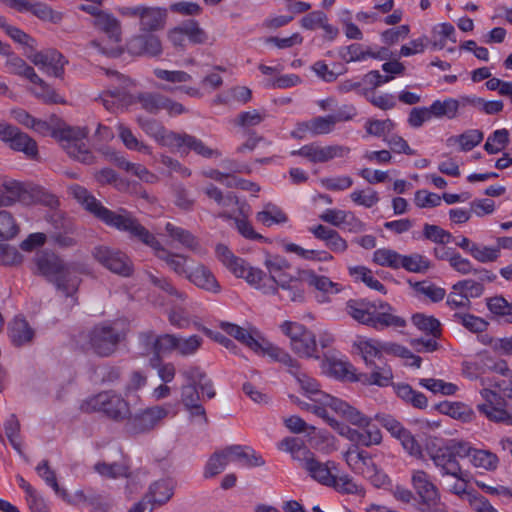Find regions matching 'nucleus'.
<instances>
[{"instance_id": "nucleus-1", "label": "nucleus", "mask_w": 512, "mask_h": 512, "mask_svg": "<svg viewBox=\"0 0 512 512\" xmlns=\"http://www.w3.org/2000/svg\"><path fill=\"white\" fill-rule=\"evenodd\" d=\"M68 191L85 210L93 214L97 219L110 227L128 232L132 237L138 238L141 242L151 247L155 255L164 261L174 273L187 277L189 271L186 268V264L189 258L165 249L156 237L142 226L130 212L124 209H120L118 212L109 210L91 195L85 187L78 184L71 185Z\"/></svg>"}, {"instance_id": "nucleus-2", "label": "nucleus", "mask_w": 512, "mask_h": 512, "mask_svg": "<svg viewBox=\"0 0 512 512\" xmlns=\"http://www.w3.org/2000/svg\"><path fill=\"white\" fill-rule=\"evenodd\" d=\"M36 273L55 285L58 291L69 297L76 293L81 282L80 275L88 273L84 263H65L50 251H41L34 257Z\"/></svg>"}, {"instance_id": "nucleus-3", "label": "nucleus", "mask_w": 512, "mask_h": 512, "mask_svg": "<svg viewBox=\"0 0 512 512\" xmlns=\"http://www.w3.org/2000/svg\"><path fill=\"white\" fill-rule=\"evenodd\" d=\"M324 397L325 403H327L333 411L352 425L358 427L354 429L343 424L339 426V434L351 441V445H357L361 448V446L370 447L381 443V431L376 425L372 424L371 418L341 399L333 396Z\"/></svg>"}, {"instance_id": "nucleus-4", "label": "nucleus", "mask_w": 512, "mask_h": 512, "mask_svg": "<svg viewBox=\"0 0 512 512\" xmlns=\"http://www.w3.org/2000/svg\"><path fill=\"white\" fill-rule=\"evenodd\" d=\"M2 187L0 207L12 206L16 202L24 205L39 203L52 209L59 205L58 198L39 185L5 178Z\"/></svg>"}, {"instance_id": "nucleus-5", "label": "nucleus", "mask_w": 512, "mask_h": 512, "mask_svg": "<svg viewBox=\"0 0 512 512\" xmlns=\"http://www.w3.org/2000/svg\"><path fill=\"white\" fill-rule=\"evenodd\" d=\"M130 407L128 399L114 390L102 391L92 395L80 404L82 412H101L108 419L117 423H123L129 417Z\"/></svg>"}, {"instance_id": "nucleus-6", "label": "nucleus", "mask_w": 512, "mask_h": 512, "mask_svg": "<svg viewBox=\"0 0 512 512\" xmlns=\"http://www.w3.org/2000/svg\"><path fill=\"white\" fill-rule=\"evenodd\" d=\"M88 134L87 127H73L60 121L57 129L53 131V137L61 142L67 154L85 164H90L93 160L90 150L82 142Z\"/></svg>"}, {"instance_id": "nucleus-7", "label": "nucleus", "mask_w": 512, "mask_h": 512, "mask_svg": "<svg viewBox=\"0 0 512 512\" xmlns=\"http://www.w3.org/2000/svg\"><path fill=\"white\" fill-rule=\"evenodd\" d=\"M87 340V349L100 357H110L124 339V334L115 327L107 324L94 326L84 334Z\"/></svg>"}, {"instance_id": "nucleus-8", "label": "nucleus", "mask_w": 512, "mask_h": 512, "mask_svg": "<svg viewBox=\"0 0 512 512\" xmlns=\"http://www.w3.org/2000/svg\"><path fill=\"white\" fill-rule=\"evenodd\" d=\"M282 332L290 339L292 351L302 358H316L318 354L315 334L297 322L285 321L281 325Z\"/></svg>"}, {"instance_id": "nucleus-9", "label": "nucleus", "mask_w": 512, "mask_h": 512, "mask_svg": "<svg viewBox=\"0 0 512 512\" xmlns=\"http://www.w3.org/2000/svg\"><path fill=\"white\" fill-rule=\"evenodd\" d=\"M92 256L104 268L121 277H130L134 272L130 257L117 248L98 245L93 248Z\"/></svg>"}, {"instance_id": "nucleus-10", "label": "nucleus", "mask_w": 512, "mask_h": 512, "mask_svg": "<svg viewBox=\"0 0 512 512\" xmlns=\"http://www.w3.org/2000/svg\"><path fill=\"white\" fill-rule=\"evenodd\" d=\"M412 484L421 502L418 510L420 512H446L447 507L440 501L437 487L430 481L426 472L418 470L413 473Z\"/></svg>"}, {"instance_id": "nucleus-11", "label": "nucleus", "mask_w": 512, "mask_h": 512, "mask_svg": "<svg viewBox=\"0 0 512 512\" xmlns=\"http://www.w3.org/2000/svg\"><path fill=\"white\" fill-rule=\"evenodd\" d=\"M168 411L161 406L140 409L135 413L129 409V417L125 419L124 429L130 435H138L151 431L167 416Z\"/></svg>"}, {"instance_id": "nucleus-12", "label": "nucleus", "mask_w": 512, "mask_h": 512, "mask_svg": "<svg viewBox=\"0 0 512 512\" xmlns=\"http://www.w3.org/2000/svg\"><path fill=\"white\" fill-rule=\"evenodd\" d=\"M216 255L236 277L244 278L249 284H256L265 278V273L261 269L249 266L244 259L236 257L223 244L216 246Z\"/></svg>"}, {"instance_id": "nucleus-13", "label": "nucleus", "mask_w": 512, "mask_h": 512, "mask_svg": "<svg viewBox=\"0 0 512 512\" xmlns=\"http://www.w3.org/2000/svg\"><path fill=\"white\" fill-rule=\"evenodd\" d=\"M178 336L174 334L156 335L154 331L147 330L139 333L138 341L147 354H153L150 360L151 367H155L154 361H161V354L171 353L177 350Z\"/></svg>"}, {"instance_id": "nucleus-14", "label": "nucleus", "mask_w": 512, "mask_h": 512, "mask_svg": "<svg viewBox=\"0 0 512 512\" xmlns=\"http://www.w3.org/2000/svg\"><path fill=\"white\" fill-rule=\"evenodd\" d=\"M0 140L8 144L11 149L22 152L31 159H36L38 156L36 141L15 126L0 123Z\"/></svg>"}, {"instance_id": "nucleus-15", "label": "nucleus", "mask_w": 512, "mask_h": 512, "mask_svg": "<svg viewBox=\"0 0 512 512\" xmlns=\"http://www.w3.org/2000/svg\"><path fill=\"white\" fill-rule=\"evenodd\" d=\"M264 265L269 272V276L265 275L262 281L252 285L264 294L276 295L278 293L276 284L280 282V279H286L290 276L284 273V270L289 268V264L285 258L279 255H269L266 257Z\"/></svg>"}, {"instance_id": "nucleus-16", "label": "nucleus", "mask_w": 512, "mask_h": 512, "mask_svg": "<svg viewBox=\"0 0 512 512\" xmlns=\"http://www.w3.org/2000/svg\"><path fill=\"white\" fill-rule=\"evenodd\" d=\"M126 50L133 56L158 57L163 52L160 38L152 32H143L130 37Z\"/></svg>"}, {"instance_id": "nucleus-17", "label": "nucleus", "mask_w": 512, "mask_h": 512, "mask_svg": "<svg viewBox=\"0 0 512 512\" xmlns=\"http://www.w3.org/2000/svg\"><path fill=\"white\" fill-rule=\"evenodd\" d=\"M427 450L442 477L462 478L465 476V471L461 469L459 462L454 458L447 446L436 448L435 444L427 443Z\"/></svg>"}, {"instance_id": "nucleus-18", "label": "nucleus", "mask_w": 512, "mask_h": 512, "mask_svg": "<svg viewBox=\"0 0 512 512\" xmlns=\"http://www.w3.org/2000/svg\"><path fill=\"white\" fill-rule=\"evenodd\" d=\"M427 450L442 477L462 478L465 476V471L461 469L459 462L454 458L447 446L436 448L435 444L427 443Z\"/></svg>"}, {"instance_id": "nucleus-19", "label": "nucleus", "mask_w": 512, "mask_h": 512, "mask_svg": "<svg viewBox=\"0 0 512 512\" xmlns=\"http://www.w3.org/2000/svg\"><path fill=\"white\" fill-rule=\"evenodd\" d=\"M343 457L350 469L366 478H372L377 474V465L367 451L357 445H350Z\"/></svg>"}, {"instance_id": "nucleus-20", "label": "nucleus", "mask_w": 512, "mask_h": 512, "mask_svg": "<svg viewBox=\"0 0 512 512\" xmlns=\"http://www.w3.org/2000/svg\"><path fill=\"white\" fill-rule=\"evenodd\" d=\"M29 60L36 66L41 67L48 75L62 78L64 66L67 64L64 56L55 49L34 52L28 55Z\"/></svg>"}, {"instance_id": "nucleus-21", "label": "nucleus", "mask_w": 512, "mask_h": 512, "mask_svg": "<svg viewBox=\"0 0 512 512\" xmlns=\"http://www.w3.org/2000/svg\"><path fill=\"white\" fill-rule=\"evenodd\" d=\"M302 467L315 481L323 485L330 486L334 482L332 470L335 469V463L332 461L320 462L310 451H305Z\"/></svg>"}, {"instance_id": "nucleus-22", "label": "nucleus", "mask_w": 512, "mask_h": 512, "mask_svg": "<svg viewBox=\"0 0 512 512\" xmlns=\"http://www.w3.org/2000/svg\"><path fill=\"white\" fill-rule=\"evenodd\" d=\"M7 56L8 58L5 65L9 73L29 80L31 83L40 86L44 93L50 94L49 85L37 75L32 66L28 65L22 58L11 52Z\"/></svg>"}, {"instance_id": "nucleus-23", "label": "nucleus", "mask_w": 512, "mask_h": 512, "mask_svg": "<svg viewBox=\"0 0 512 512\" xmlns=\"http://www.w3.org/2000/svg\"><path fill=\"white\" fill-rule=\"evenodd\" d=\"M167 17L166 8L144 6L139 18V29L141 32L152 33L163 30Z\"/></svg>"}, {"instance_id": "nucleus-24", "label": "nucleus", "mask_w": 512, "mask_h": 512, "mask_svg": "<svg viewBox=\"0 0 512 512\" xmlns=\"http://www.w3.org/2000/svg\"><path fill=\"white\" fill-rule=\"evenodd\" d=\"M394 308L387 302L377 301L373 316L372 327L375 329H383L386 327L401 328L406 326V320L393 313Z\"/></svg>"}, {"instance_id": "nucleus-25", "label": "nucleus", "mask_w": 512, "mask_h": 512, "mask_svg": "<svg viewBox=\"0 0 512 512\" xmlns=\"http://www.w3.org/2000/svg\"><path fill=\"white\" fill-rule=\"evenodd\" d=\"M370 373H360L357 376V382L364 385H376L379 387H387L392 383L393 372L387 362L377 363L376 366L370 367Z\"/></svg>"}, {"instance_id": "nucleus-26", "label": "nucleus", "mask_w": 512, "mask_h": 512, "mask_svg": "<svg viewBox=\"0 0 512 512\" xmlns=\"http://www.w3.org/2000/svg\"><path fill=\"white\" fill-rule=\"evenodd\" d=\"M221 329L228 335L234 337L236 340L249 347L254 352L261 348V339L256 329H251L248 331L243 327L229 322H222Z\"/></svg>"}, {"instance_id": "nucleus-27", "label": "nucleus", "mask_w": 512, "mask_h": 512, "mask_svg": "<svg viewBox=\"0 0 512 512\" xmlns=\"http://www.w3.org/2000/svg\"><path fill=\"white\" fill-rule=\"evenodd\" d=\"M191 283L197 287L211 293H219L221 287L212 272L203 264H198L194 269L189 271L186 277Z\"/></svg>"}, {"instance_id": "nucleus-28", "label": "nucleus", "mask_w": 512, "mask_h": 512, "mask_svg": "<svg viewBox=\"0 0 512 512\" xmlns=\"http://www.w3.org/2000/svg\"><path fill=\"white\" fill-rule=\"evenodd\" d=\"M375 305L376 301L351 299L346 303V312L358 323L372 327Z\"/></svg>"}, {"instance_id": "nucleus-29", "label": "nucleus", "mask_w": 512, "mask_h": 512, "mask_svg": "<svg viewBox=\"0 0 512 512\" xmlns=\"http://www.w3.org/2000/svg\"><path fill=\"white\" fill-rule=\"evenodd\" d=\"M303 279L289 276L286 279H280L276 284L277 295L283 301L302 302L304 300Z\"/></svg>"}, {"instance_id": "nucleus-30", "label": "nucleus", "mask_w": 512, "mask_h": 512, "mask_svg": "<svg viewBox=\"0 0 512 512\" xmlns=\"http://www.w3.org/2000/svg\"><path fill=\"white\" fill-rule=\"evenodd\" d=\"M141 107L151 114H157L166 110L169 115H178L184 112L182 104L172 101L170 98H135Z\"/></svg>"}, {"instance_id": "nucleus-31", "label": "nucleus", "mask_w": 512, "mask_h": 512, "mask_svg": "<svg viewBox=\"0 0 512 512\" xmlns=\"http://www.w3.org/2000/svg\"><path fill=\"white\" fill-rule=\"evenodd\" d=\"M175 483L172 479H160L153 482L145 493L156 506L166 504L174 495Z\"/></svg>"}, {"instance_id": "nucleus-32", "label": "nucleus", "mask_w": 512, "mask_h": 512, "mask_svg": "<svg viewBox=\"0 0 512 512\" xmlns=\"http://www.w3.org/2000/svg\"><path fill=\"white\" fill-rule=\"evenodd\" d=\"M93 26L107 35L113 43H120L122 29L120 21L111 13L105 11L99 18L93 20Z\"/></svg>"}, {"instance_id": "nucleus-33", "label": "nucleus", "mask_w": 512, "mask_h": 512, "mask_svg": "<svg viewBox=\"0 0 512 512\" xmlns=\"http://www.w3.org/2000/svg\"><path fill=\"white\" fill-rule=\"evenodd\" d=\"M181 401L185 408L193 417H202L203 422L207 423V417L204 407L199 403L200 395L197 386L186 384L181 387Z\"/></svg>"}, {"instance_id": "nucleus-34", "label": "nucleus", "mask_w": 512, "mask_h": 512, "mask_svg": "<svg viewBox=\"0 0 512 512\" xmlns=\"http://www.w3.org/2000/svg\"><path fill=\"white\" fill-rule=\"evenodd\" d=\"M9 337L16 347H21L32 342L34 338V330L29 323L21 317H16L9 324Z\"/></svg>"}, {"instance_id": "nucleus-35", "label": "nucleus", "mask_w": 512, "mask_h": 512, "mask_svg": "<svg viewBox=\"0 0 512 512\" xmlns=\"http://www.w3.org/2000/svg\"><path fill=\"white\" fill-rule=\"evenodd\" d=\"M335 123L331 115L318 116L309 121L298 124L299 132L309 131L312 135H324L333 131Z\"/></svg>"}, {"instance_id": "nucleus-36", "label": "nucleus", "mask_w": 512, "mask_h": 512, "mask_svg": "<svg viewBox=\"0 0 512 512\" xmlns=\"http://www.w3.org/2000/svg\"><path fill=\"white\" fill-rule=\"evenodd\" d=\"M300 277L310 286H313L323 293H338L340 291L337 283L332 282L326 276H318L313 270L300 271Z\"/></svg>"}, {"instance_id": "nucleus-37", "label": "nucleus", "mask_w": 512, "mask_h": 512, "mask_svg": "<svg viewBox=\"0 0 512 512\" xmlns=\"http://www.w3.org/2000/svg\"><path fill=\"white\" fill-rule=\"evenodd\" d=\"M165 230L173 240L179 242L185 248L192 251H196L199 249V242L190 231L175 226L172 223H167L165 226Z\"/></svg>"}, {"instance_id": "nucleus-38", "label": "nucleus", "mask_w": 512, "mask_h": 512, "mask_svg": "<svg viewBox=\"0 0 512 512\" xmlns=\"http://www.w3.org/2000/svg\"><path fill=\"white\" fill-rule=\"evenodd\" d=\"M148 384V376L144 371L133 370L129 373L128 378L123 387V395L128 399L137 397V393L145 388Z\"/></svg>"}, {"instance_id": "nucleus-39", "label": "nucleus", "mask_w": 512, "mask_h": 512, "mask_svg": "<svg viewBox=\"0 0 512 512\" xmlns=\"http://www.w3.org/2000/svg\"><path fill=\"white\" fill-rule=\"evenodd\" d=\"M256 220L270 227L273 224L285 223L288 218L278 206L273 203H267L264 209L256 214Z\"/></svg>"}, {"instance_id": "nucleus-40", "label": "nucleus", "mask_w": 512, "mask_h": 512, "mask_svg": "<svg viewBox=\"0 0 512 512\" xmlns=\"http://www.w3.org/2000/svg\"><path fill=\"white\" fill-rule=\"evenodd\" d=\"M430 108L435 118L453 119L457 115L459 102L455 98L437 99L430 105Z\"/></svg>"}, {"instance_id": "nucleus-41", "label": "nucleus", "mask_w": 512, "mask_h": 512, "mask_svg": "<svg viewBox=\"0 0 512 512\" xmlns=\"http://www.w3.org/2000/svg\"><path fill=\"white\" fill-rule=\"evenodd\" d=\"M396 393L401 399L410 403L415 408L425 409L428 405L427 397L423 393L413 390L408 384L397 385Z\"/></svg>"}, {"instance_id": "nucleus-42", "label": "nucleus", "mask_w": 512, "mask_h": 512, "mask_svg": "<svg viewBox=\"0 0 512 512\" xmlns=\"http://www.w3.org/2000/svg\"><path fill=\"white\" fill-rule=\"evenodd\" d=\"M327 366L330 375L338 379L357 382L358 374L355 373V368L350 363L337 359H330L327 361Z\"/></svg>"}, {"instance_id": "nucleus-43", "label": "nucleus", "mask_w": 512, "mask_h": 512, "mask_svg": "<svg viewBox=\"0 0 512 512\" xmlns=\"http://www.w3.org/2000/svg\"><path fill=\"white\" fill-rule=\"evenodd\" d=\"M412 323L421 331L431 335L433 338L441 336L440 322L433 316L416 313L412 316Z\"/></svg>"}, {"instance_id": "nucleus-44", "label": "nucleus", "mask_w": 512, "mask_h": 512, "mask_svg": "<svg viewBox=\"0 0 512 512\" xmlns=\"http://www.w3.org/2000/svg\"><path fill=\"white\" fill-rule=\"evenodd\" d=\"M362 358L367 367H374L377 363L385 362L380 348L373 341H364L359 344Z\"/></svg>"}, {"instance_id": "nucleus-45", "label": "nucleus", "mask_w": 512, "mask_h": 512, "mask_svg": "<svg viewBox=\"0 0 512 512\" xmlns=\"http://www.w3.org/2000/svg\"><path fill=\"white\" fill-rule=\"evenodd\" d=\"M228 463L229 459L226 457L223 449L214 452L206 463L203 474L204 477L206 479L215 477L216 475L224 471Z\"/></svg>"}, {"instance_id": "nucleus-46", "label": "nucleus", "mask_w": 512, "mask_h": 512, "mask_svg": "<svg viewBox=\"0 0 512 512\" xmlns=\"http://www.w3.org/2000/svg\"><path fill=\"white\" fill-rule=\"evenodd\" d=\"M351 149L343 145H329L320 147L316 145V163H323L334 158H342L350 153Z\"/></svg>"}, {"instance_id": "nucleus-47", "label": "nucleus", "mask_w": 512, "mask_h": 512, "mask_svg": "<svg viewBox=\"0 0 512 512\" xmlns=\"http://www.w3.org/2000/svg\"><path fill=\"white\" fill-rule=\"evenodd\" d=\"M401 258L402 255L398 252L387 248L377 249L373 254V261L375 263L380 266L390 267L393 269L400 268Z\"/></svg>"}, {"instance_id": "nucleus-48", "label": "nucleus", "mask_w": 512, "mask_h": 512, "mask_svg": "<svg viewBox=\"0 0 512 512\" xmlns=\"http://www.w3.org/2000/svg\"><path fill=\"white\" fill-rule=\"evenodd\" d=\"M470 462L478 468L495 470L498 466V457L488 450L474 449Z\"/></svg>"}, {"instance_id": "nucleus-49", "label": "nucleus", "mask_w": 512, "mask_h": 512, "mask_svg": "<svg viewBox=\"0 0 512 512\" xmlns=\"http://www.w3.org/2000/svg\"><path fill=\"white\" fill-rule=\"evenodd\" d=\"M95 470L102 476L108 478L126 477L130 479L132 475L129 473V468L123 463L108 464L99 462L94 466Z\"/></svg>"}, {"instance_id": "nucleus-50", "label": "nucleus", "mask_w": 512, "mask_h": 512, "mask_svg": "<svg viewBox=\"0 0 512 512\" xmlns=\"http://www.w3.org/2000/svg\"><path fill=\"white\" fill-rule=\"evenodd\" d=\"M370 47H364L359 43H353L349 46L342 47L339 55L346 63L363 61L368 58Z\"/></svg>"}, {"instance_id": "nucleus-51", "label": "nucleus", "mask_w": 512, "mask_h": 512, "mask_svg": "<svg viewBox=\"0 0 512 512\" xmlns=\"http://www.w3.org/2000/svg\"><path fill=\"white\" fill-rule=\"evenodd\" d=\"M118 135L122 140L123 144L130 150H136L138 152H143L150 154V147L139 141L136 136L133 134L130 128L119 125L118 126Z\"/></svg>"}, {"instance_id": "nucleus-52", "label": "nucleus", "mask_w": 512, "mask_h": 512, "mask_svg": "<svg viewBox=\"0 0 512 512\" xmlns=\"http://www.w3.org/2000/svg\"><path fill=\"white\" fill-rule=\"evenodd\" d=\"M478 410L483 413L489 420L504 423L507 425H512V414L507 412L505 409L498 408L489 404H479Z\"/></svg>"}, {"instance_id": "nucleus-53", "label": "nucleus", "mask_w": 512, "mask_h": 512, "mask_svg": "<svg viewBox=\"0 0 512 512\" xmlns=\"http://www.w3.org/2000/svg\"><path fill=\"white\" fill-rule=\"evenodd\" d=\"M19 232L13 216L6 210L0 211V241H6L14 238Z\"/></svg>"}, {"instance_id": "nucleus-54", "label": "nucleus", "mask_w": 512, "mask_h": 512, "mask_svg": "<svg viewBox=\"0 0 512 512\" xmlns=\"http://www.w3.org/2000/svg\"><path fill=\"white\" fill-rule=\"evenodd\" d=\"M509 142V132L506 129H499L496 130L491 136L488 137L484 149L489 154H497L502 149L505 148V146Z\"/></svg>"}, {"instance_id": "nucleus-55", "label": "nucleus", "mask_w": 512, "mask_h": 512, "mask_svg": "<svg viewBox=\"0 0 512 512\" xmlns=\"http://www.w3.org/2000/svg\"><path fill=\"white\" fill-rule=\"evenodd\" d=\"M298 383L300 384L301 388L310 394L319 396L318 398L314 399L317 402H322L325 405H328L325 403V397L324 396H330L329 394L323 393L319 389V384L317 381L308 375H306L304 372L300 371L296 376H294Z\"/></svg>"}, {"instance_id": "nucleus-56", "label": "nucleus", "mask_w": 512, "mask_h": 512, "mask_svg": "<svg viewBox=\"0 0 512 512\" xmlns=\"http://www.w3.org/2000/svg\"><path fill=\"white\" fill-rule=\"evenodd\" d=\"M185 37L194 44H203L207 41L206 32L199 26L196 20L190 19L181 23Z\"/></svg>"}, {"instance_id": "nucleus-57", "label": "nucleus", "mask_w": 512, "mask_h": 512, "mask_svg": "<svg viewBox=\"0 0 512 512\" xmlns=\"http://www.w3.org/2000/svg\"><path fill=\"white\" fill-rule=\"evenodd\" d=\"M400 267L409 272L421 273L430 268V262L420 254H413L409 256L402 255Z\"/></svg>"}, {"instance_id": "nucleus-58", "label": "nucleus", "mask_w": 512, "mask_h": 512, "mask_svg": "<svg viewBox=\"0 0 512 512\" xmlns=\"http://www.w3.org/2000/svg\"><path fill=\"white\" fill-rule=\"evenodd\" d=\"M4 428L10 444L17 452L21 453V443L19 441L20 422L15 414H11L6 420Z\"/></svg>"}, {"instance_id": "nucleus-59", "label": "nucleus", "mask_w": 512, "mask_h": 512, "mask_svg": "<svg viewBox=\"0 0 512 512\" xmlns=\"http://www.w3.org/2000/svg\"><path fill=\"white\" fill-rule=\"evenodd\" d=\"M329 487L335 488L340 493L345 494H363L364 490L361 486L357 485L353 479L348 476L337 477L334 475V482Z\"/></svg>"}, {"instance_id": "nucleus-60", "label": "nucleus", "mask_w": 512, "mask_h": 512, "mask_svg": "<svg viewBox=\"0 0 512 512\" xmlns=\"http://www.w3.org/2000/svg\"><path fill=\"white\" fill-rule=\"evenodd\" d=\"M467 477L468 473L466 471L465 476L462 478L444 477V484L451 493L458 495L461 499L467 500L472 492L467 490Z\"/></svg>"}, {"instance_id": "nucleus-61", "label": "nucleus", "mask_w": 512, "mask_h": 512, "mask_svg": "<svg viewBox=\"0 0 512 512\" xmlns=\"http://www.w3.org/2000/svg\"><path fill=\"white\" fill-rule=\"evenodd\" d=\"M177 352L181 356L193 355L201 347L203 339L199 335H192L187 338L178 337Z\"/></svg>"}, {"instance_id": "nucleus-62", "label": "nucleus", "mask_w": 512, "mask_h": 512, "mask_svg": "<svg viewBox=\"0 0 512 512\" xmlns=\"http://www.w3.org/2000/svg\"><path fill=\"white\" fill-rule=\"evenodd\" d=\"M423 235L426 239L438 244H447L452 239L450 232L437 225L427 223L423 227Z\"/></svg>"}, {"instance_id": "nucleus-63", "label": "nucleus", "mask_w": 512, "mask_h": 512, "mask_svg": "<svg viewBox=\"0 0 512 512\" xmlns=\"http://www.w3.org/2000/svg\"><path fill=\"white\" fill-rule=\"evenodd\" d=\"M351 200L360 206L371 208L379 202L378 193L373 189L355 190L350 194Z\"/></svg>"}, {"instance_id": "nucleus-64", "label": "nucleus", "mask_w": 512, "mask_h": 512, "mask_svg": "<svg viewBox=\"0 0 512 512\" xmlns=\"http://www.w3.org/2000/svg\"><path fill=\"white\" fill-rule=\"evenodd\" d=\"M452 289L455 291H463L469 300L470 298L480 297L484 292V286L480 282L472 279L458 281L452 286Z\"/></svg>"}]
</instances>
